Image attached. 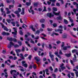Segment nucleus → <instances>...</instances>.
I'll return each instance as SVG.
<instances>
[{"mask_svg":"<svg viewBox=\"0 0 78 78\" xmlns=\"http://www.w3.org/2000/svg\"><path fill=\"white\" fill-rule=\"evenodd\" d=\"M31 28L33 31H35L36 30L35 29V28H34L33 26H32L31 27Z\"/></svg>","mask_w":78,"mask_h":78,"instance_id":"obj_30","label":"nucleus"},{"mask_svg":"<svg viewBox=\"0 0 78 78\" xmlns=\"http://www.w3.org/2000/svg\"><path fill=\"white\" fill-rule=\"evenodd\" d=\"M63 28L64 30H67V26L66 25H65L63 27Z\"/></svg>","mask_w":78,"mask_h":78,"instance_id":"obj_41","label":"nucleus"},{"mask_svg":"<svg viewBox=\"0 0 78 78\" xmlns=\"http://www.w3.org/2000/svg\"><path fill=\"white\" fill-rule=\"evenodd\" d=\"M4 30H5L6 31H9V29L7 28V27H4Z\"/></svg>","mask_w":78,"mask_h":78,"instance_id":"obj_24","label":"nucleus"},{"mask_svg":"<svg viewBox=\"0 0 78 78\" xmlns=\"http://www.w3.org/2000/svg\"><path fill=\"white\" fill-rule=\"evenodd\" d=\"M58 71V69L57 68H56L54 70V72H57Z\"/></svg>","mask_w":78,"mask_h":78,"instance_id":"obj_56","label":"nucleus"},{"mask_svg":"<svg viewBox=\"0 0 78 78\" xmlns=\"http://www.w3.org/2000/svg\"><path fill=\"white\" fill-rule=\"evenodd\" d=\"M45 22V20L44 19H42L40 20V22L41 23H44Z\"/></svg>","mask_w":78,"mask_h":78,"instance_id":"obj_23","label":"nucleus"},{"mask_svg":"<svg viewBox=\"0 0 78 78\" xmlns=\"http://www.w3.org/2000/svg\"><path fill=\"white\" fill-rule=\"evenodd\" d=\"M9 34H10L8 32H5V35L9 36Z\"/></svg>","mask_w":78,"mask_h":78,"instance_id":"obj_61","label":"nucleus"},{"mask_svg":"<svg viewBox=\"0 0 78 78\" xmlns=\"http://www.w3.org/2000/svg\"><path fill=\"white\" fill-rule=\"evenodd\" d=\"M38 9L39 12L42 11V8H39Z\"/></svg>","mask_w":78,"mask_h":78,"instance_id":"obj_51","label":"nucleus"},{"mask_svg":"<svg viewBox=\"0 0 78 78\" xmlns=\"http://www.w3.org/2000/svg\"><path fill=\"white\" fill-rule=\"evenodd\" d=\"M52 9L54 11H58V9H57V8H56L55 7H54Z\"/></svg>","mask_w":78,"mask_h":78,"instance_id":"obj_26","label":"nucleus"},{"mask_svg":"<svg viewBox=\"0 0 78 78\" xmlns=\"http://www.w3.org/2000/svg\"><path fill=\"white\" fill-rule=\"evenodd\" d=\"M47 15V16L49 17L50 18H51V17H53V16H54V15H53V14H51V13H48Z\"/></svg>","mask_w":78,"mask_h":78,"instance_id":"obj_1","label":"nucleus"},{"mask_svg":"<svg viewBox=\"0 0 78 78\" xmlns=\"http://www.w3.org/2000/svg\"><path fill=\"white\" fill-rule=\"evenodd\" d=\"M59 54L60 55H63V54H62V51L61 50H60V51L59 52Z\"/></svg>","mask_w":78,"mask_h":78,"instance_id":"obj_63","label":"nucleus"},{"mask_svg":"<svg viewBox=\"0 0 78 78\" xmlns=\"http://www.w3.org/2000/svg\"><path fill=\"white\" fill-rule=\"evenodd\" d=\"M61 69L62 71H63V70H64V69H66V67L64 66H63L61 68Z\"/></svg>","mask_w":78,"mask_h":78,"instance_id":"obj_47","label":"nucleus"},{"mask_svg":"<svg viewBox=\"0 0 78 78\" xmlns=\"http://www.w3.org/2000/svg\"><path fill=\"white\" fill-rule=\"evenodd\" d=\"M73 71H75V73L76 74V77H78V71L74 69H73Z\"/></svg>","mask_w":78,"mask_h":78,"instance_id":"obj_6","label":"nucleus"},{"mask_svg":"<svg viewBox=\"0 0 78 78\" xmlns=\"http://www.w3.org/2000/svg\"><path fill=\"white\" fill-rule=\"evenodd\" d=\"M2 35H3V36H5L6 34V32H3L2 33Z\"/></svg>","mask_w":78,"mask_h":78,"instance_id":"obj_44","label":"nucleus"},{"mask_svg":"<svg viewBox=\"0 0 78 78\" xmlns=\"http://www.w3.org/2000/svg\"><path fill=\"white\" fill-rule=\"evenodd\" d=\"M67 34H64L62 36V38H63L64 39L65 38H67Z\"/></svg>","mask_w":78,"mask_h":78,"instance_id":"obj_13","label":"nucleus"},{"mask_svg":"<svg viewBox=\"0 0 78 78\" xmlns=\"http://www.w3.org/2000/svg\"><path fill=\"white\" fill-rule=\"evenodd\" d=\"M13 7L14 6H13V5H9V9H11V8H13Z\"/></svg>","mask_w":78,"mask_h":78,"instance_id":"obj_60","label":"nucleus"},{"mask_svg":"<svg viewBox=\"0 0 78 78\" xmlns=\"http://www.w3.org/2000/svg\"><path fill=\"white\" fill-rule=\"evenodd\" d=\"M14 47H15L16 48L17 47H19V45L18 44H16V45H14Z\"/></svg>","mask_w":78,"mask_h":78,"instance_id":"obj_49","label":"nucleus"},{"mask_svg":"<svg viewBox=\"0 0 78 78\" xmlns=\"http://www.w3.org/2000/svg\"><path fill=\"white\" fill-rule=\"evenodd\" d=\"M6 9L7 11L6 14H9V13H10L11 12L9 11V9H8V8H6Z\"/></svg>","mask_w":78,"mask_h":78,"instance_id":"obj_18","label":"nucleus"},{"mask_svg":"<svg viewBox=\"0 0 78 78\" xmlns=\"http://www.w3.org/2000/svg\"><path fill=\"white\" fill-rule=\"evenodd\" d=\"M65 55L67 57H70L71 56V53H70L69 54H66Z\"/></svg>","mask_w":78,"mask_h":78,"instance_id":"obj_16","label":"nucleus"},{"mask_svg":"<svg viewBox=\"0 0 78 78\" xmlns=\"http://www.w3.org/2000/svg\"><path fill=\"white\" fill-rule=\"evenodd\" d=\"M21 51H25V48L24 47H23L21 49Z\"/></svg>","mask_w":78,"mask_h":78,"instance_id":"obj_43","label":"nucleus"},{"mask_svg":"<svg viewBox=\"0 0 78 78\" xmlns=\"http://www.w3.org/2000/svg\"><path fill=\"white\" fill-rule=\"evenodd\" d=\"M33 68H34V69H36V66L35 65H34L32 66Z\"/></svg>","mask_w":78,"mask_h":78,"instance_id":"obj_55","label":"nucleus"},{"mask_svg":"<svg viewBox=\"0 0 78 78\" xmlns=\"http://www.w3.org/2000/svg\"><path fill=\"white\" fill-rule=\"evenodd\" d=\"M23 66L27 68V66H28V64L27 63H25Z\"/></svg>","mask_w":78,"mask_h":78,"instance_id":"obj_32","label":"nucleus"},{"mask_svg":"<svg viewBox=\"0 0 78 78\" xmlns=\"http://www.w3.org/2000/svg\"><path fill=\"white\" fill-rule=\"evenodd\" d=\"M24 10L25 8H23L22 12L21 13V14H22V15H24V14H25Z\"/></svg>","mask_w":78,"mask_h":78,"instance_id":"obj_15","label":"nucleus"},{"mask_svg":"<svg viewBox=\"0 0 78 78\" xmlns=\"http://www.w3.org/2000/svg\"><path fill=\"white\" fill-rule=\"evenodd\" d=\"M18 12H21V9H20V8H19L18 9Z\"/></svg>","mask_w":78,"mask_h":78,"instance_id":"obj_58","label":"nucleus"},{"mask_svg":"<svg viewBox=\"0 0 78 78\" xmlns=\"http://www.w3.org/2000/svg\"><path fill=\"white\" fill-rule=\"evenodd\" d=\"M17 32H12V34H13V36L14 37H16V36H17Z\"/></svg>","mask_w":78,"mask_h":78,"instance_id":"obj_10","label":"nucleus"},{"mask_svg":"<svg viewBox=\"0 0 78 78\" xmlns=\"http://www.w3.org/2000/svg\"><path fill=\"white\" fill-rule=\"evenodd\" d=\"M41 51H38V55L40 56H42L44 55V52H42L41 53Z\"/></svg>","mask_w":78,"mask_h":78,"instance_id":"obj_12","label":"nucleus"},{"mask_svg":"<svg viewBox=\"0 0 78 78\" xmlns=\"http://www.w3.org/2000/svg\"><path fill=\"white\" fill-rule=\"evenodd\" d=\"M0 24H1V25H2V28H4L5 27V26H4V24H3V23H0Z\"/></svg>","mask_w":78,"mask_h":78,"instance_id":"obj_42","label":"nucleus"},{"mask_svg":"<svg viewBox=\"0 0 78 78\" xmlns=\"http://www.w3.org/2000/svg\"><path fill=\"white\" fill-rule=\"evenodd\" d=\"M65 45H64V42H62V44L61 46L62 48H62V47H64V46Z\"/></svg>","mask_w":78,"mask_h":78,"instance_id":"obj_48","label":"nucleus"},{"mask_svg":"<svg viewBox=\"0 0 78 78\" xmlns=\"http://www.w3.org/2000/svg\"><path fill=\"white\" fill-rule=\"evenodd\" d=\"M76 9H74L73 10V11L74 12V13L76 14V11H78V4H77L76 5Z\"/></svg>","mask_w":78,"mask_h":78,"instance_id":"obj_2","label":"nucleus"},{"mask_svg":"<svg viewBox=\"0 0 78 78\" xmlns=\"http://www.w3.org/2000/svg\"><path fill=\"white\" fill-rule=\"evenodd\" d=\"M69 20L70 22H73V20L71 19V18H70V17H69Z\"/></svg>","mask_w":78,"mask_h":78,"instance_id":"obj_45","label":"nucleus"},{"mask_svg":"<svg viewBox=\"0 0 78 78\" xmlns=\"http://www.w3.org/2000/svg\"><path fill=\"white\" fill-rule=\"evenodd\" d=\"M4 10V9H3V7H2L1 9V12H2V15H3V14H5V11H3Z\"/></svg>","mask_w":78,"mask_h":78,"instance_id":"obj_8","label":"nucleus"},{"mask_svg":"<svg viewBox=\"0 0 78 78\" xmlns=\"http://www.w3.org/2000/svg\"><path fill=\"white\" fill-rule=\"evenodd\" d=\"M35 59H36V60L37 62H39V61H40V58H39L38 57H35Z\"/></svg>","mask_w":78,"mask_h":78,"instance_id":"obj_14","label":"nucleus"},{"mask_svg":"<svg viewBox=\"0 0 78 78\" xmlns=\"http://www.w3.org/2000/svg\"><path fill=\"white\" fill-rule=\"evenodd\" d=\"M77 51L78 50H77L74 49L72 51V53H76Z\"/></svg>","mask_w":78,"mask_h":78,"instance_id":"obj_27","label":"nucleus"},{"mask_svg":"<svg viewBox=\"0 0 78 78\" xmlns=\"http://www.w3.org/2000/svg\"><path fill=\"white\" fill-rule=\"evenodd\" d=\"M12 41L13 42H17V40L15 38H13Z\"/></svg>","mask_w":78,"mask_h":78,"instance_id":"obj_28","label":"nucleus"},{"mask_svg":"<svg viewBox=\"0 0 78 78\" xmlns=\"http://www.w3.org/2000/svg\"><path fill=\"white\" fill-rule=\"evenodd\" d=\"M49 56H50L51 58H54V55L52 54V52H51V51L49 52Z\"/></svg>","mask_w":78,"mask_h":78,"instance_id":"obj_4","label":"nucleus"},{"mask_svg":"<svg viewBox=\"0 0 78 78\" xmlns=\"http://www.w3.org/2000/svg\"><path fill=\"white\" fill-rule=\"evenodd\" d=\"M63 50H67V46H64V47H63Z\"/></svg>","mask_w":78,"mask_h":78,"instance_id":"obj_31","label":"nucleus"},{"mask_svg":"<svg viewBox=\"0 0 78 78\" xmlns=\"http://www.w3.org/2000/svg\"><path fill=\"white\" fill-rule=\"evenodd\" d=\"M59 28H61V29H62L63 28V27L62 25L59 26L58 27Z\"/></svg>","mask_w":78,"mask_h":78,"instance_id":"obj_54","label":"nucleus"},{"mask_svg":"<svg viewBox=\"0 0 78 78\" xmlns=\"http://www.w3.org/2000/svg\"><path fill=\"white\" fill-rule=\"evenodd\" d=\"M47 3L48 5H50L51 4V2H49V1L47 2Z\"/></svg>","mask_w":78,"mask_h":78,"instance_id":"obj_57","label":"nucleus"},{"mask_svg":"<svg viewBox=\"0 0 78 78\" xmlns=\"http://www.w3.org/2000/svg\"><path fill=\"white\" fill-rule=\"evenodd\" d=\"M64 23H65V24H67V23H69V22H68V21H67V20L65 19L64 20Z\"/></svg>","mask_w":78,"mask_h":78,"instance_id":"obj_20","label":"nucleus"},{"mask_svg":"<svg viewBox=\"0 0 78 78\" xmlns=\"http://www.w3.org/2000/svg\"><path fill=\"white\" fill-rule=\"evenodd\" d=\"M74 58H73V61L74 62H76L77 60H76V54H74Z\"/></svg>","mask_w":78,"mask_h":78,"instance_id":"obj_3","label":"nucleus"},{"mask_svg":"<svg viewBox=\"0 0 78 78\" xmlns=\"http://www.w3.org/2000/svg\"><path fill=\"white\" fill-rule=\"evenodd\" d=\"M13 39V38H8V40L10 41H12Z\"/></svg>","mask_w":78,"mask_h":78,"instance_id":"obj_50","label":"nucleus"},{"mask_svg":"<svg viewBox=\"0 0 78 78\" xmlns=\"http://www.w3.org/2000/svg\"><path fill=\"white\" fill-rule=\"evenodd\" d=\"M18 42L20 46H21V45L22 44V42H21V41H19Z\"/></svg>","mask_w":78,"mask_h":78,"instance_id":"obj_33","label":"nucleus"},{"mask_svg":"<svg viewBox=\"0 0 78 78\" xmlns=\"http://www.w3.org/2000/svg\"><path fill=\"white\" fill-rule=\"evenodd\" d=\"M26 63V62L24 60H23L22 61L21 63L23 64V66L25 64V63Z\"/></svg>","mask_w":78,"mask_h":78,"instance_id":"obj_40","label":"nucleus"},{"mask_svg":"<svg viewBox=\"0 0 78 78\" xmlns=\"http://www.w3.org/2000/svg\"><path fill=\"white\" fill-rule=\"evenodd\" d=\"M39 33H40V31L39 30H37V31L36 32L35 34H39Z\"/></svg>","mask_w":78,"mask_h":78,"instance_id":"obj_22","label":"nucleus"},{"mask_svg":"<svg viewBox=\"0 0 78 78\" xmlns=\"http://www.w3.org/2000/svg\"><path fill=\"white\" fill-rule=\"evenodd\" d=\"M71 76H73V77H74V73H71Z\"/></svg>","mask_w":78,"mask_h":78,"instance_id":"obj_64","label":"nucleus"},{"mask_svg":"<svg viewBox=\"0 0 78 78\" xmlns=\"http://www.w3.org/2000/svg\"><path fill=\"white\" fill-rule=\"evenodd\" d=\"M47 30H48V31H52V29H49V28H48Z\"/></svg>","mask_w":78,"mask_h":78,"instance_id":"obj_59","label":"nucleus"},{"mask_svg":"<svg viewBox=\"0 0 78 78\" xmlns=\"http://www.w3.org/2000/svg\"><path fill=\"white\" fill-rule=\"evenodd\" d=\"M70 34L71 35H72V36H73V37H76V36H75V35H74L73 34V32H70Z\"/></svg>","mask_w":78,"mask_h":78,"instance_id":"obj_34","label":"nucleus"},{"mask_svg":"<svg viewBox=\"0 0 78 78\" xmlns=\"http://www.w3.org/2000/svg\"><path fill=\"white\" fill-rule=\"evenodd\" d=\"M19 33L20 35H23V32L22 31V30H20L19 31Z\"/></svg>","mask_w":78,"mask_h":78,"instance_id":"obj_46","label":"nucleus"},{"mask_svg":"<svg viewBox=\"0 0 78 78\" xmlns=\"http://www.w3.org/2000/svg\"><path fill=\"white\" fill-rule=\"evenodd\" d=\"M14 13H15V14H17V17H20V14H19V12H18V11H15Z\"/></svg>","mask_w":78,"mask_h":78,"instance_id":"obj_5","label":"nucleus"},{"mask_svg":"<svg viewBox=\"0 0 78 78\" xmlns=\"http://www.w3.org/2000/svg\"><path fill=\"white\" fill-rule=\"evenodd\" d=\"M31 1H30L29 2H27L26 4L27 6H29L30 5H31Z\"/></svg>","mask_w":78,"mask_h":78,"instance_id":"obj_11","label":"nucleus"},{"mask_svg":"<svg viewBox=\"0 0 78 78\" xmlns=\"http://www.w3.org/2000/svg\"><path fill=\"white\" fill-rule=\"evenodd\" d=\"M13 72H16V70H11V71H10L11 74L12 75Z\"/></svg>","mask_w":78,"mask_h":78,"instance_id":"obj_21","label":"nucleus"},{"mask_svg":"<svg viewBox=\"0 0 78 78\" xmlns=\"http://www.w3.org/2000/svg\"><path fill=\"white\" fill-rule=\"evenodd\" d=\"M53 26H54V27H57V25L55 23L53 24Z\"/></svg>","mask_w":78,"mask_h":78,"instance_id":"obj_62","label":"nucleus"},{"mask_svg":"<svg viewBox=\"0 0 78 78\" xmlns=\"http://www.w3.org/2000/svg\"><path fill=\"white\" fill-rule=\"evenodd\" d=\"M5 73L6 74L5 75V78H7L8 77V73L7 72H5Z\"/></svg>","mask_w":78,"mask_h":78,"instance_id":"obj_29","label":"nucleus"},{"mask_svg":"<svg viewBox=\"0 0 78 78\" xmlns=\"http://www.w3.org/2000/svg\"><path fill=\"white\" fill-rule=\"evenodd\" d=\"M56 5L57 6H60V4L58 2L56 3Z\"/></svg>","mask_w":78,"mask_h":78,"instance_id":"obj_53","label":"nucleus"},{"mask_svg":"<svg viewBox=\"0 0 78 78\" xmlns=\"http://www.w3.org/2000/svg\"><path fill=\"white\" fill-rule=\"evenodd\" d=\"M55 31L56 32H58V31H62L63 30L62 29H58L55 30Z\"/></svg>","mask_w":78,"mask_h":78,"instance_id":"obj_17","label":"nucleus"},{"mask_svg":"<svg viewBox=\"0 0 78 78\" xmlns=\"http://www.w3.org/2000/svg\"><path fill=\"white\" fill-rule=\"evenodd\" d=\"M11 23L12 24V25L13 26H15V22H11Z\"/></svg>","mask_w":78,"mask_h":78,"instance_id":"obj_36","label":"nucleus"},{"mask_svg":"<svg viewBox=\"0 0 78 78\" xmlns=\"http://www.w3.org/2000/svg\"><path fill=\"white\" fill-rule=\"evenodd\" d=\"M44 9L43 10V12L44 11H47V10L46 9V7L44 6Z\"/></svg>","mask_w":78,"mask_h":78,"instance_id":"obj_39","label":"nucleus"},{"mask_svg":"<svg viewBox=\"0 0 78 78\" xmlns=\"http://www.w3.org/2000/svg\"><path fill=\"white\" fill-rule=\"evenodd\" d=\"M6 21L9 23H10V22L11 21V20L9 19H7L6 20Z\"/></svg>","mask_w":78,"mask_h":78,"instance_id":"obj_35","label":"nucleus"},{"mask_svg":"<svg viewBox=\"0 0 78 78\" xmlns=\"http://www.w3.org/2000/svg\"><path fill=\"white\" fill-rule=\"evenodd\" d=\"M10 45H11L14 46V44L12 42H10Z\"/></svg>","mask_w":78,"mask_h":78,"instance_id":"obj_37","label":"nucleus"},{"mask_svg":"<svg viewBox=\"0 0 78 78\" xmlns=\"http://www.w3.org/2000/svg\"><path fill=\"white\" fill-rule=\"evenodd\" d=\"M56 19L57 20H62V19H63V18H62V17L61 16H59L58 17H57Z\"/></svg>","mask_w":78,"mask_h":78,"instance_id":"obj_7","label":"nucleus"},{"mask_svg":"<svg viewBox=\"0 0 78 78\" xmlns=\"http://www.w3.org/2000/svg\"><path fill=\"white\" fill-rule=\"evenodd\" d=\"M53 14H54V15H55V16H59V14H60V12H59L58 13H56L54 11H53Z\"/></svg>","mask_w":78,"mask_h":78,"instance_id":"obj_9","label":"nucleus"},{"mask_svg":"<svg viewBox=\"0 0 78 78\" xmlns=\"http://www.w3.org/2000/svg\"><path fill=\"white\" fill-rule=\"evenodd\" d=\"M38 5V3H34V5L35 6V7H36L37 8V6Z\"/></svg>","mask_w":78,"mask_h":78,"instance_id":"obj_25","label":"nucleus"},{"mask_svg":"<svg viewBox=\"0 0 78 78\" xmlns=\"http://www.w3.org/2000/svg\"><path fill=\"white\" fill-rule=\"evenodd\" d=\"M15 51L16 53H19V52H20L21 51V50L20 49H18L15 50Z\"/></svg>","mask_w":78,"mask_h":78,"instance_id":"obj_19","label":"nucleus"},{"mask_svg":"<svg viewBox=\"0 0 78 78\" xmlns=\"http://www.w3.org/2000/svg\"><path fill=\"white\" fill-rule=\"evenodd\" d=\"M32 57V56H31V55H30L28 57V58L29 59V60H31Z\"/></svg>","mask_w":78,"mask_h":78,"instance_id":"obj_38","label":"nucleus"},{"mask_svg":"<svg viewBox=\"0 0 78 78\" xmlns=\"http://www.w3.org/2000/svg\"><path fill=\"white\" fill-rule=\"evenodd\" d=\"M70 62L71 64H72V65H73V66H74V64H73V62L72 60H70Z\"/></svg>","mask_w":78,"mask_h":78,"instance_id":"obj_52","label":"nucleus"}]
</instances>
